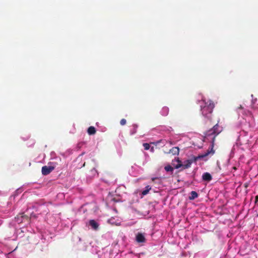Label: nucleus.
<instances>
[{"instance_id": "nucleus-22", "label": "nucleus", "mask_w": 258, "mask_h": 258, "mask_svg": "<svg viewBox=\"0 0 258 258\" xmlns=\"http://www.w3.org/2000/svg\"><path fill=\"white\" fill-rule=\"evenodd\" d=\"M85 163H84L83 164V165L82 167H84V166H85Z\"/></svg>"}, {"instance_id": "nucleus-8", "label": "nucleus", "mask_w": 258, "mask_h": 258, "mask_svg": "<svg viewBox=\"0 0 258 258\" xmlns=\"http://www.w3.org/2000/svg\"><path fill=\"white\" fill-rule=\"evenodd\" d=\"M179 152V149L178 147H174L171 149L168 153H171L173 155H178Z\"/></svg>"}, {"instance_id": "nucleus-19", "label": "nucleus", "mask_w": 258, "mask_h": 258, "mask_svg": "<svg viewBox=\"0 0 258 258\" xmlns=\"http://www.w3.org/2000/svg\"><path fill=\"white\" fill-rule=\"evenodd\" d=\"M150 150L152 152H153L154 151V147H152L151 148Z\"/></svg>"}, {"instance_id": "nucleus-25", "label": "nucleus", "mask_w": 258, "mask_h": 258, "mask_svg": "<svg viewBox=\"0 0 258 258\" xmlns=\"http://www.w3.org/2000/svg\"><path fill=\"white\" fill-rule=\"evenodd\" d=\"M136 133V131H134L132 134H134Z\"/></svg>"}, {"instance_id": "nucleus-1", "label": "nucleus", "mask_w": 258, "mask_h": 258, "mask_svg": "<svg viewBox=\"0 0 258 258\" xmlns=\"http://www.w3.org/2000/svg\"><path fill=\"white\" fill-rule=\"evenodd\" d=\"M221 131L222 130L221 127L219 126L218 124L217 123L212 128L210 129L205 133V137L210 138L212 141V148L210 150L208 149L205 153L199 155L198 157V158H203L207 156L211 153L212 154L214 153V151L213 149L214 142L216 137L221 132Z\"/></svg>"}, {"instance_id": "nucleus-11", "label": "nucleus", "mask_w": 258, "mask_h": 258, "mask_svg": "<svg viewBox=\"0 0 258 258\" xmlns=\"http://www.w3.org/2000/svg\"><path fill=\"white\" fill-rule=\"evenodd\" d=\"M151 187L149 185L146 186L145 189L142 191V195L145 196L148 194L149 191L151 190Z\"/></svg>"}, {"instance_id": "nucleus-17", "label": "nucleus", "mask_w": 258, "mask_h": 258, "mask_svg": "<svg viewBox=\"0 0 258 258\" xmlns=\"http://www.w3.org/2000/svg\"><path fill=\"white\" fill-rule=\"evenodd\" d=\"M91 171L93 172V173L94 174H96V173H97V170H96L95 168H93V169L92 170V171Z\"/></svg>"}, {"instance_id": "nucleus-21", "label": "nucleus", "mask_w": 258, "mask_h": 258, "mask_svg": "<svg viewBox=\"0 0 258 258\" xmlns=\"http://www.w3.org/2000/svg\"><path fill=\"white\" fill-rule=\"evenodd\" d=\"M111 200L115 201V199H114V198H112V199H111ZM116 201H115V202H116Z\"/></svg>"}, {"instance_id": "nucleus-20", "label": "nucleus", "mask_w": 258, "mask_h": 258, "mask_svg": "<svg viewBox=\"0 0 258 258\" xmlns=\"http://www.w3.org/2000/svg\"><path fill=\"white\" fill-rule=\"evenodd\" d=\"M133 127H135V128H137V125H136V124H134V125H133Z\"/></svg>"}, {"instance_id": "nucleus-13", "label": "nucleus", "mask_w": 258, "mask_h": 258, "mask_svg": "<svg viewBox=\"0 0 258 258\" xmlns=\"http://www.w3.org/2000/svg\"><path fill=\"white\" fill-rule=\"evenodd\" d=\"M165 170L167 172H173L174 168L170 165L166 166L164 168Z\"/></svg>"}, {"instance_id": "nucleus-23", "label": "nucleus", "mask_w": 258, "mask_h": 258, "mask_svg": "<svg viewBox=\"0 0 258 258\" xmlns=\"http://www.w3.org/2000/svg\"><path fill=\"white\" fill-rule=\"evenodd\" d=\"M239 108H241V109H242V106H241V105H240V107H239Z\"/></svg>"}, {"instance_id": "nucleus-12", "label": "nucleus", "mask_w": 258, "mask_h": 258, "mask_svg": "<svg viewBox=\"0 0 258 258\" xmlns=\"http://www.w3.org/2000/svg\"><path fill=\"white\" fill-rule=\"evenodd\" d=\"M198 193L195 191H192L190 192V196L189 197L190 200H194L196 198H198Z\"/></svg>"}, {"instance_id": "nucleus-26", "label": "nucleus", "mask_w": 258, "mask_h": 258, "mask_svg": "<svg viewBox=\"0 0 258 258\" xmlns=\"http://www.w3.org/2000/svg\"><path fill=\"white\" fill-rule=\"evenodd\" d=\"M245 186L246 187L247 186V184H245Z\"/></svg>"}, {"instance_id": "nucleus-6", "label": "nucleus", "mask_w": 258, "mask_h": 258, "mask_svg": "<svg viewBox=\"0 0 258 258\" xmlns=\"http://www.w3.org/2000/svg\"><path fill=\"white\" fill-rule=\"evenodd\" d=\"M89 225L94 230H97L99 227V224L94 220H90L89 222Z\"/></svg>"}, {"instance_id": "nucleus-14", "label": "nucleus", "mask_w": 258, "mask_h": 258, "mask_svg": "<svg viewBox=\"0 0 258 258\" xmlns=\"http://www.w3.org/2000/svg\"><path fill=\"white\" fill-rule=\"evenodd\" d=\"M143 145L146 150H148L150 148V144L148 143H144Z\"/></svg>"}, {"instance_id": "nucleus-24", "label": "nucleus", "mask_w": 258, "mask_h": 258, "mask_svg": "<svg viewBox=\"0 0 258 258\" xmlns=\"http://www.w3.org/2000/svg\"><path fill=\"white\" fill-rule=\"evenodd\" d=\"M233 169H235V170H236V167H233Z\"/></svg>"}, {"instance_id": "nucleus-5", "label": "nucleus", "mask_w": 258, "mask_h": 258, "mask_svg": "<svg viewBox=\"0 0 258 258\" xmlns=\"http://www.w3.org/2000/svg\"><path fill=\"white\" fill-rule=\"evenodd\" d=\"M146 240L145 236L141 233H138L136 236V241L138 243L145 242Z\"/></svg>"}, {"instance_id": "nucleus-7", "label": "nucleus", "mask_w": 258, "mask_h": 258, "mask_svg": "<svg viewBox=\"0 0 258 258\" xmlns=\"http://www.w3.org/2000/svg\"><path fill=\"white\" fill-rule=\"evenodd\" d=\"M202 179L204 181L209 182L212 180V177L209 173L205 172L202 175Z\"/></svg>"}, {"instance_id": "nucleus-18", "label": "nucleus", "mask_w": 258, "mask_h": 258, "mask_svg": "<svg viewBox=\"0 0 258 258\" xmlns=\"http://www.w3.org/2000/svg\"><path fill=\"white\" fill-rule=\"evenodd\" d=\"M257 201H258V196H256L255 197V203H257Z\"/></svg>"}, {"instance_id": "nucleus-9", "label": "nucleus", "mask_w": 258, "mask_h": 258, "mask_svg": "<svg viewBox=\"0 0 258 258\" xmlns=\"http://www.w3.org/2000/svg\"><path fill=\"white\" fill-rule=\"evenodd\" d=\"M96 132V130L95 128L93 126H91L88 128L87 133L89 135H94L95 134Z\"/></svg>"}, {"instance_id": "nucleus-2", "label": "nucleus", "mask_w": 258, "mask_h": 258, "mask_svg": "<svg viewBox=\"0 0 258 258\" xmlns=\"http://www.w3.org/2000/svg\"><path fill=\"white\" fill-rule=\"evenodd\" d=\"M215 104L211 100L203 101V104L201 105V110L202 115L205 117L210 119Z\"/></svg>"}, {"instance_id": "nucleus-3", "label": "nucleus", "mask_w": 258, "mask_h": 258, "mask_svg": "<svg viewBox=\"0 0 258 258\" xmlns=\"http://www.w3.org/2000/svg\"><path fill=\"white\" fill-rule=\"evenodd\" d=\"M192 162V160H187L184 162V164H182L181 161L177 158L175 161H172V164L175 169H178L180 167L186 169L190 167Z\"/></svg>"}, {"instance_id": "nucleus-15", "label": "nucleus", "mask_w": 258, "mask_h": 258, "mask_svg": "<svg viewBox=\"0 0 258 258\" xmlns=\"http://www.w3.org/2000/svg\"><path fill=\"white\" fill-rule=\"evenodd\" d=\"M126 119H123H123H122L120 120V124H121V125H123L125 124H126Z\"/></svg>"}, {"instance_id": "nucleus-4", "label": "nucleus", "mask_w": 258, "mask_h": 258, "mask_svg": "<svg viewBox=\"0 0 258 258\" xmlns=\"http://www.w3.org/2000/svg\"><path fill=\"white\" fill-rule=\"evenodd\" d=\"M54 169L53 166H44L42 167V174L44 175L49 174Z\"/></svg>"}, {"instance_id": "nucleus-16", "label": "nucleus", "mask_w": 258, "mask_h": 258, "mask_svg": "<svg viewBox=\"0 0 258 258\" xmlns=\"http://www.w3.org/2000/svg\"><path fill=\"white\" fill-rule=\"evenodd\" d=\"M160 180V179H159V178H158V177H153V178H152V181L153 182H155V181L156 180Z\"/></svg>"}, {"instance_id": "nucleus-10", "label": "nucleus", "mask_w": 258, "mask_h": 258, "mask_svg": "<svg viewBox=\"0 0 258 258\" xmlns=\"http://www.w3.org/2000/svg\"><path fill=\"white\" fill-rule=\"evenodd\" d=\"M169 108L167 107H163L161 111V113L163 116H166L168 114Z\"/></svg>"}]
</instances>
